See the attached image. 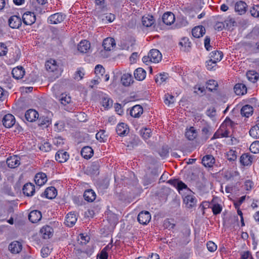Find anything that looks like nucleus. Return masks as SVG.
<instances>
[{
  "label": "nucleus",
  "instance_id": "obj_25",
  "mask_svg": "<svg viewBox=\"0 0 259 259\" xmlns=\"http://www.w3.org/2000/svg\"><path fill=\"white\" fill-rule=\"evenodd\" d=\"M205 33V29L202 26L195 27L192 30V35L196 38H199L202 36Z\"/></svg>",
  "mask_w": 259,
  "mask_h": 259
},
{
  "label": "nucleus",
  "instance_id": "obj_45",
  "mask_svg": "<svg viewBox=\"0 0 259 259\" xmlns=\"http://www.w3.org/2000/svg\"><path fill=\"white\" fill-rule=\"evenodd\" d=\"M210 58L215 62L220 61L223 57V54L221 51H214L210 53Z\"/></svg>",
  "mask_w": 259,
  "mask_h": 259
},
{
  "label": "nucleus",
  "instance_id": "obj_43",
  "mask_svg": "<svg viewBox=\"0 0 259 259\" xmlns=\"http://www.w3.org/2000/svg\"><path fill=\"white\" fill-rule=\"evenodd\" d=\"M58 100L61 105L64 106L69 104L71 101V97L65 94H61L58 98Z\"/></svg>",
  "mask_w": 259,
  "mask_h": 259
},
{
  "label": "nucleus",
  "instance_id": "obj_51",
  "mask_svg": "<svg viewBox=\"0 0 259 259\" xmlns=\"http://www.w3.org/2000/svg\"><path fill=\"white\" fill-rule=\"evenodd\" d=\"M105 73V69L102 65L98 64L96 66L95 68V73L97 75H101L103 76L104 74Z\"/></svg>",
  "mask_w": 259,
  "mask_h": 259
},
{
  "label": "nucleus",
  "instance_id": "obj_40",
  "mask_svg": "<svg viewBox=\"0 0 259 259\" xmlns=\"http://www.w3.org/2000/svg\"><path fill=\"white\" fill-rule=\"evenodd\" d=\"M121 81L124 86H129L133 82L132 75L128 73L123 74L121 78Z\"/></svg>",
  "mask_w": 259,
  "mask_h": 259
},
{
  "label": "nucleus",
  "instance_id": "obj_13",
  "mask_svg": "<svg viewBox=\"0 0 259 259\" xmlns=\"http://www.w3.org/2000/svg\"><path fill=\"white\" fill-rule=\"evenodd\" d=\"M25 118L29 122H33L38 118V113L34 109H30L26 111Z\"/></svg>",
  "mask_w": 259,
  "mask_h": 259
},
{
  "label": "nucleus",
  "instance_id": "obj_26",
  "mask_svg": "<svg viewBox=\"0 0 259 259\" xmlns=\"http://www.w3.org/2000/svg\"><path fill=\"white\" fill-rule=\"evenodd\" d=\"M45 66L46 69L50 72H55L57 71L58 65L57 62L53 59H50L46 63Z\"/></svg>",
  "mask_w": 259,
  "mask_h": 259
},
{
  "label": "nucleus",
  "instance_id": "obj_4",
  "mask_svg": "<svg viewBox=\"0 0 259 259\" xmlns=\"http://www.w3.org/2000/svg\"><path fill=\"white\" fill-rule=\"evenodd\" d=\"M167 183L175 187L179 192L183 189H189L184 183L177 179H170Z\"/></svg>",
  "mask_w": 259,
  "mask_h": 259
},
{
  "label": "nucleus",
  "instance_id": "obj_29",
  "mask_svg": "<svg viewBox=\"0 0 259 259\" xmlns=\"http://www.w3.org/2000/svg\"><path fill=\"white\" fill-rule=\"evenodd\" d=\"M81 156L86 159L91 158L94 154L93 150L91 147L85 146L81 150Z\"/></svg>",
  "mask_w": 259,
  "mask_h": 259
},
{
  "label": "nucleus",
  "instance_id": "obj_38",
  "mask_svg": "<svg viewBox=\"0 0 259 259\" xmlns=\"http://www.w3.org/2000/svg\"><path fill=\"white\" fill-rule=\"evenodd\" d=\"M179 45L182 46V49L183 51L187 52L189 51L191 42L189 41V39L188 37H184L181 39Z\"/></svg>",
  "mask_w": 259,
  "mask_h": 259
},
{
  "label": "nucleus",
  "instance_id": "obj_15",
  "mask_svg": "<svg viewBox=\"0 0 259 259\" xmlns=\"http://www.w3.org/2000/svg\"><path fill=\"white\" fill-rule=\"evenodd\" d=\"M69 157V154L64 150H59L55 155L56 160L60 163L66 162Z\"/></svg>",
  "mask_w": 259,
  "mask_h": 259
},
{
  "label": "nucleus",
  "instance_id": "obj_21",
  "mask_svg": "<svg viewBox=\"0 0 259 259\" xmlns=\"http://www.w3.org/2000/svg\"><path fill=\"white\" fill-rule=\"evenodd\" d=\"M163 22L167 25H170L175 20V15L171 12L165 13L162 17Z\"/></svg>",
  "mask_w": 259,
  "mask_h": 259
},
{
  "label": "nucleus",
  "instance_id": "obj_1",
  "mask_svg": "<svg viewBox=\"0 0 259 259\" xmlns=\"http://www.w3.org/2000/svg\"><path fill=\"white\" fill-rule=\"evenodd\" d=\"M66 15L62 13H57L49 17L48 20L50 24H56L64 21Z\"/></svg>",
  "mask_w": 259,
  "mask_h": 259
},
{
  "label": "nucleus",
  "instance_id": "obj_12",
  "mask_svg": "<svg viewBox=\"0 0 259 259\" xmlns=\"http://www.w3.org/2000/svg\"><path fill=\"white\" fill-rule=\"evenodd\" d=\"M150 57V61L153 63H158L162 58L160 52L157 49H152L149 53Z\"/></svg>",
  "mask_w": 259,
  "mask_h": 259
},
{
  "label": "nucleus",
  "instance_id": "obj_24",
  "mask_svg": "<svg viewBox=\"0 0 259 259\" xmlns=\"http://www.w3.org/2000/svg\"><path fill=\"white\" fill-rule=\"evenodd\" d=\"M12 74L14 78L19 79L23 77L25 74V71L22 67L18 66L13 69Z\"/></svg>",
  "mask_w": 259,
  "mask_h": 259
},
{
  "label": "nucleus",
  "instance_id": "obj_22",
  "mask_svg": "<svg viewBox=\"0 0 259 259\" xmlns=\"http://www.w3.org/2000/svg\"><path fill=\"white\" fill-rule=\"evenodd\" d=\"M143 112V107L140 105L133 106L130 110V115L134 117L138 118Z\"/></svg>",
  "mask_w": 259,
  "mask_h": 259
},
{
  "label": "nucleus",
  "instance_id": "obj_16",
  "mask_svg": "<svg viewBox=\"0 0 259 259\" xmlns=\"http://www.w3.org/2000/svg\"><path fill=\"white\" fill-rule=\"evenodd\" d=\"M247 5L243 1L237 2L235 5V11L239 15H243L246 12Z\"/></svg>",
  "mask_w": 259,
  "mask_h": 259
},
{
  "label": "nucleus",
  "instance_id": "obj_50",
  "mask_svg": "<svg viewBox=\"0 0 259 259\" xmlns=\"http://www.w3.org/2000/svg\"><path fill=\"white\" fill-rule=\"evenodd\" d=\"M249 150L253 153H259V141H256L252 143L250 146Z\"/></svg>",
  "mask_w": 259,
  "mask_h": 259
},
{
  "label": "nucleus",
  "instance_id": "obj_14",
  "mask_svg": "<svg viewBox=\"0 0 259 259\" xmlns=\"http://www.w3.org/2000/svg\"><path fill=\"white\" fill-rule=\"evenodd\" d=\"M57 193V190L54 187H49L46 189L44 192L41 193V196L52 199L56 197Z\"/></svg>",
  "mask_w": 259,
  "mask_h": 259
},
{
  "label": "nucleus",
  "instance_id": "obj_17",
  "mask_svg": "<svg viewBox=\"0 0 259 259\" xmlns=\"http://www.w3.org/2000/svg\"><path fill=\"white\" fill-rule=\"evenodd\" d=\"M22 244L17 241H14L11 242L9 245V250L12 253H18L22 250Z\"/></svg>",
  "mask_w": 259,
  "mask_h": 259
},
{
  "label": "nucleus",
  "instance_id": "obj_53",
  "mask_svg": "<svg viewBox=\"0 0 259 259\" xmlns=\"http://www.w3.org/2000/svg\"><path fill=\"white\" fill-rule=\"evenodd\" d=\"M159 155L162 157H165L168 155L169 154V148L168 146H163L159 152Z\"/></svg>",
  "mask_w": 259,
  "mask_h": 259
},
{
  "label": "nucleus",
  "instance_id": "obj_48",
  "mask_svg": "<svg viewBox=\"0 0 259 259\" xmlns=\"http://www.w3.org/2000/svg\"><path fill=\"white\" fill-rule=\"evenodd\" d=\"M168 77V74L166 73H161L158 75H157L155 78V82L157 83L161 84L163 82L165 81Z\"/></svg>",
  "mask_w": 259,
  "mask_h": 259
},
{
  "label": "nucleus",
  "instance_id": "obj_47",
  "mask_svg": "<svg viewBox=\"0 0 259 259\" xmlns=\"http://www.w3.org/2000/svg\"><path fill=\"white\" fill-rule=\"evenodd\" d=\"M185 137L189 140H193L197 137V133L193 127H191L185 133Z\"/></svg>",
  "mask_w": 259,
  "mask_h": 259
},
{
  "label": "nucleus",
  "instance_id": "obj_44",
  "mask_svg": "<svg viewBox=\"0 0 259 259\" xmlns=\"http://www.w3.org/2000/svg\"><path fill=\"white\" fill-rule=\"evenodd\" d=\"M51 120L48 116H42L38 118V124L39 126L47 127L51 123Z\"/></svg>",
  "mask_w": 259,
  "mask_h": 259
},
{
  "label": "nucleus",
  "instance_id": "obj_59",
  "mask_svg": "<svg viewBox=\"0 0 259 259\" xmlns=\"http://www.w3.org/2000/svg\"><path fill=\"white\" fill-rule=\"evenodd\" d=\"M249 135L254 139L259 138V130H256V127H252L249 131Z\"/></svg>",
  "mask_w": 259,
  "mask_h": 259
},
{
  "label": "nucleus",
  "instance_id": "obj_58",
  "mask_svg": "<svg viewBox=\"0 0 259 259\" xmlns=\"http://www.w3.org/2000/svg\"><path fill=\"white\" fill-rule=\"evenodd\" d=\"M217 62L214 61L212 59H210L208 61H206V67L209 70L214 69V68L217 66Z\"/></svg>",
  "mask_w": 259,
  "mask_h": 259
},
{
  "label": "nucleus",
  "instance_id": "obj_37",
  "mask_svg": "<svg viewBox=\"0 0 259 259\" xmlns=\"http://www.w3.org/2000/svg\"><path fill=\"white\" fill-rule=\"evenodd\" d=\"M101 103L105 108H110L112 106L113 101L107 95H104L101 97Z\"/></svg>",
  "mask_w": 259,
  "mask_h": 259
},
{
  "label": "nucleus",
  "instance_id": "obj_64",
  "mask_svg": "<svg viewBox=\"0 0 259 259\" xmlns=\"http://www.w3.org/2000/svg\"><path fill=\"white\" fill-rule=\"evenodd\" d=\"M115 15L113 14L109 13L107 14L106 16L102 18L103 21H107L109 22H112L115 19Z\"/></svg>",
  "mask_w": 259,
  "mask_h": 259
},
{
  "label": "nucleus",
  "instance_id": "obj_56",
  "mask_svg": "<svg viewBox=\"0 0 259 259\" xmlns=\"http://www.w3.org/2000/svg\"><path fill=\"white\" fill-rule=\"evenodd\" d=\"M227 156L229 161H234L237 158L236 152L235 151L231 150L227 152Z\"/></svg>",
  "mask_w": 259,
  "mask_h": 259
},
{
  "label": "nucleus",
  "instance_id": "obj_49",
  "mask_svg": "<svg viewBox=\"0 0 259 259\" xmlns=\"http://www.w3.org/2000/svg\"><path fill=\"white\" fill-rule=\"evenodd\" d=\"M96 139L100 142H105L107 140V136L104 130H101L96 135Z\"/></svg>",
  "mask_w": 259,
  "mask_h": 259
},
{
  "label": "nucleus",
  "instance_id": "obj_31",
  "mask_svg": "<svg viewBox=\"0 0 259 259\" xmlns=\"http://www.w3.org/2000/svg\"><path fill=\"white\" fill-rule=\"evenodd\" d=\"M100 165L98 162H94L92 165L88 167L87 171L93 176H97L99 174Z\"/></svg>",
  "mask_w": 259,
  "mask_h": 259
},
{
  "label": "nucleus",
  "instance_id": "obj_30",
  "mask_svg": "<svg viewBox=\"0 0 259 259\" xmlns=\"http://www.w3.org/2000/svg\"><path fill=\"white\" fill-rule=\"evenodd\" d=\"M40 232L43 235L45 239L50 238L53 236L54 230L53 229L49 226H46L40 229Z\"/></svg>",
  "mask_w": 259,
  "mask_h": 259
},
{
  "label": "nucleus",
  "instance_id": "obj_32",
  "mask_svg": "<svg viewBox=\"0 0 259 259\" xmlns=\"http://www.w3.org/2000/svg\"><path fill=\"white\" fill-rule=\"evenodd\" d=\"M83 197L86 201L93 202L96 199V195L92 189H88L84 191Z\"/></svg>",
  "mask_w": 259,
  "mask_h": 259
},
{
  "label": "nucleus",
  "instance_id": "obj_10",
  "mask_svg": "<svg viewBox=\"0 0 259 259\" xmlns=\"http://www.w3.org/2000/svg\"><path fill=\"white\" fill-rule=\"evenodd\" d=\"M23 194L28 196H32L35 193V186L30 183L25 184L22 189Z\"/></svg>",
  "mask_w": 259,
  "mask_h": 259
},
{
  "label": "nucleus",
  "instance_id": "obj_62",
  "mask_svg": "<svg viewBox=\"0 0 259 259\" xmlns=\"http://www.w3.org/2000/svg\"><path fill=\"white\" fill-rule=\"evenodd\" d=\"M174 97L173 96L169 94L165 95V98L164 100V103L165 104L169 105L170 104L174 103Z\"/></svg>",
  "mask_w": 259,
  "mask_h": 259
},
{
  "label": "nucleus",
  "instance_id": "obj_6",
  "mask_svg": "<svg viewBox=\"0 0 259 259\" xmlns=\"http://www.w3.org/2000/svg\"><path fill=\"white\" fill-rule=\"evenodd\" d=\"M183 202L188 208H192L196 206L197 199L193 195H187L183 198Z\"/></svg>",
  "mask_w": 259,
  "mask_h": 259
},
{
  "label": "nucleus",
  "instance_id": "obj_28",
  "mask_svg": "<svg viewBox=\"0 0 259 259\" xmlns=\"http://www.w3.org/2000/svg\"><path fill=\"white\" fill-rule=\"evenodd\" d=\"M252 156L248 153L242 154L240 158V162L244 166L251 165L252 161Z\"/></svg>",
  "mask_w": 259,
  "mask_h": 259
},
{
  "label": "nucleus",
  "instance_id": "obj_8",
  "mask_svg": "<svg viewBox=\"0 0 259 259\" xmlns=\"http://www.w3.org/2000/svg\"><path fill=\"white\" fill-rule=\"evenodd\" d=\"M22 20L20 17L16 15L11 16L9 19V25L13 29H17L21 26Z\"/></svg>",
  "mask_w": 259,
  "mask_h": 259
},
{
  "label": "nucleus",
  "instance_id": "obj_23",
  "mask_svg": "<svg viewBox=\"0 0 259 259\" xmlns=\"http://www.w3.org/2000/svg\"><path fill=\"white\" fill-rule=\"evenodd\" d=\"M91 47L90 42L87 40H81L78 45V50L81 53H87Z\"/></svg>",
  "mask_w": 259,
  "mask_h": 259
},
{
  "label": "nucleus",
  "instance_id": "obj_2",
  "mask_svg": "<svg viewBox=\"0 0 259 259\" xmlns=\"http://www.w3.org/2000/svg\"><path fill=\"white\" fill-rule=\"evenodd\" d=\"M22 21L27 25H31L36 21V17L33 12H26L22 16Z\"/></svg>",
  "mask_w": 259,
  "mask_h": 259
},
{
  "label": "nucleus",
  "instance_id": "obj_46",
  "mask_svg": "<svg viewBox=\"0 0 259 259\" xmlns=\"http://www.w3.org/2000/svg\"><path fill=\"white\" fill-rule=\"evenodd\" d=\"M206 89L210 92L217 90L218 87V82L214 80H209L206 82Z\"/></svg>",
  "mask_w": 259,
  "mask_h": 259
},
{
  "label": "nucleus",
  "instance_id": "obj_3",
  "mask_svg": "<svg viewBox=\"0 0 259 259\" xmlns=\"http://www.w3.org/2000/svg\"><path fill=\"white\" fill-rule=\"evenodd\" d=\"M137 219L141 224L147 225L151 219V214L148 211H142L139 213Z\"/></svg>",
  "mask_w": 259,
  "mask_h": 259
},
{
  "label": "nucleus",
  "instance_id": "obj_39",
  "mask_svg": "<svg viewBox=\"0 0 259 259\" xmlns=\"http://www.w3.org/2000/svg\"><path fill=\"white\" fill-rule=\"evenodd\" d=\"M253 113V108L249 105H245L241 109V114L243 116L248 117Z\"/></svg>",
  "mask_w": 259,
  "mask_h": 259
},
{
  "label": "nucleus",
  "instance_id": "obj_52",
  "mask_svg": "<svg viewBox=\"0 0 259 259\" xmlns=\"http://www.w3.org/2000/svg\"><path fill=\"white\" fill-rule=\"evenodd\" d=\"M250 13L252 16L255 18L259 17V5H253L250 9Z\"/></svg>",
  "mask_w": 259,
  "mask_h": 259
},
{
  "label": "nucleus",
  "instance_id": "obj_57",
  "mask_svg": "<svg viewBox=\"0 0 259 259\" xmlns=\"http://www.w3.org/2000/svg\"><path fill=\"white\" fill-rule=\"evenodd\" d=\"M8 49L6 44L4 42H0V56L6 55Z\"/></svg>",
  "mask_w": 259,
  "mask_h": 259
},
{
  "label": "nucleus",
  "instance_id": "obj_61",
  "mask_svg": "<svg viewBox=\"0 0 259 259\" xmlns=\"http://www.w3.org/2000/svg\"><path fill=\"white\" fill-rule=\"evenodd\" d=\"M208 250L210 252H214L217 248V246L212 241H208L206 244Z\"/></svg>",
  "mask_w": 259,
  "mask_h": 259
},
{
  "label": "nucleus",
  "instance_id": "obj_7",
  "mask_svg": "<svg viewBox=\"0 0 259 259\" xmlns=\"http://www.w3.org/2000/svg\"><path fill=\"white\" fill-rule=\"evenodd\" d=\"M2 122L6 127L10 128L15 123V118L12 114H7L3 117Z\"/></svg>",
  "mask_w": 259,
  "mask_h": 259
},
{
  "label": "nucleus",
  "instance_id": "obj_63",
  "mask_svg": "<svg viewBox=\"0 0 259 259\" xmlns=\"http://www.w3.org/2000/svg\"><path fill=\"white\" fill-rule=\"evenodd\" d=\"M206 114L210 118L214 117L216 114V110L214 107L208 109L206 111Z\"/></svg>",
  "mask_w": 259,
  "mask_h": 259
},
{
  "label": "nucleus",
  "instance_id": "obj_9",
  "mask_svg": "<svg viewBox=\"0 0 259 259\" xmlns=\"http://www.w3.org/2000/svg\"><path fill=\"white\" fill-rule=\"evenodd\" d=\"M20 157L14 155L8 158L6 162L9 167L14 168L17 167L20 164Z\"/></svg>",
  "mask_w": 259,
  "mask_h": 259
},
{
  "label": "nucleus",
  "instance_id": "obj_35",
  "mask_svg": "<svg viewBox=\"0 0 259 259\" xmlns=\"http://www.w3.org/2000/svg\"><path fill=\"white\" fill-rule=\"evenodd\" d=\"M77 218L74 213L69 212L66 218V224L68 226L71 227L76 222Z\"/></svg>",
  "mask_w": 259,
  "mask_h": 259
},
{
  "label": "nucleus",
  "instance_id": "obj_54",
  "mask_svg": "<svg viewBox=\"0 0 259 259\" xmlns=\"http://www.w3.org/2000/svg\"><path fill=\"white\" fill-rule=\"evenodd\" d=\"M214 215L220 214L222 210V207L219 204H214L211 207Z\"/></svg>",
  "mask_w": 259,
  "mask_h": 259
},
{
  "label": "nucleus",
  "instance_id": "obj_36",
  "mask_svg": "<svg viewBox=\"0 0 259 259\" xmlns=\"http://www.w3.org/2000/svg\"><path fill=\"white\" fill-rule=\"evenodd\" d=\"M155 20L153 16L148 15L142 17V22L144 26L148 27L151 26L154 23Z\"/></svg>",
  "mask_w": 259,
  "mask_h": 259
},
{
  "label": "nucleus",
  "instance_id": "obj_34",
  "mask_svg": "<svg viewBox=\"0 0 259 259\" xmlns=\"http://www.w3.org/2000/svg\"><path fill=\"white\" fill-rule=\"evenodd\" d=\"M214 162L215 159L211 155H206L202 159V163L206 167H211Z\"/></svg>",
  "mask_w": 259,
  "mask_h": 259
},
{
  "label": "nucleus",
  "instance_id": "obj_18",
  "mask_svg": "<svg viewBox=\"0 0 259 259\" xmlns=\"http://www.w3.org/2000/svg\"><path fill=\"white\" fill-rule=\"evenodd\" d=\"M35 184L38 186L44 185L47 181V177L46 174L43 172L37 173L34 178Z\"/></svg>",
  "mask_w": 259,
  "mask_h": 259
},
{
  "label": "nucleus",
  "instance_id": "obj_11",
  "mask_svg": "<svg viewBox=\"0 0 259 259\" xmlns=\"http://www.w3.org/2000/svg\"><path fill=\"white\" fill-rule=\"evenodd\" d=\"M116 43L114 38L112 37H107L103 41L102 46L104 49L107 51H110L115 47Z\"/></svg>",
  "mask_w": 259,
  "mask_h": 259
},
{
  "label": "nucleus",
  "instance_id": "obj_55",
  "mask_svg": "<svg viewBox=\"0 0 259 259\" xmlns=\"http://www.w3.org/2000/svg\"><path fill=\"white\" fill-rule=\"evenodd\" d=\"M39 148L41 151L48 152L51 149V145L49 142H45L39 146Z\"/></svg>",
  "mask_w": 259,
  "mask_h": 259
},
{
  "label": "nucleus",
  "instance_id": "obj_5",
  "mask_svg": "<svg viewBox=\"0 0 259 259\" xmlns=\"http://www.w3.org/2000/svg\"><path fill=\"white\" fill-rule=\"evenodd\" d=\"M116 131L119 136L124 137L129 133L130 129L127 124L121 122L117 125Z\"/></svg>",
  "mask_w": 259,
  "mask_h": 259
},
{
  "label": "nucleus",
  "instance_id": "obj_33",
  "mask_svg": "<svg viewBox=\"0 0 259 259\" xmlns=\"http://www.w3.org/2000/svg\"><path fill=\"white\" fill-rule=\"evenodd\" d=\"M134 76L135 78L139 81L144 80L146 75V72L144 69L142 68H138L134 71Z\"/></svg>",
  "mask_w": 259,
  "mask_h": 259
},
{
  "label": "nucleus",
  "instance_id": "obj_41",
  "mask_svg": "<svg viewBox=\"0 0 259 259\" xmlns=\"http://www.w3.org/2000/svg\"><path fill=\"white\" fill-rule=\"evenodd\" d=\"M246 76L249 81L254 83L258 80L259 75L254 70H249L246 72Z\"/></svg>",
  "mask_w": 259,
  "mask_h": 259
},
{
  "label": "nucleus",
  "instance_id": "obj_42",
  "mask_svg": "<svg viewBox=\"0 0 259 259\" xmlns=\"http://www.w3.org/2000/svg\"><path fill=\"white\" fill-rule=\"evenodd\" d=\"M202 134L205 136L206 139H207L212 133V128L207 123H205L202 127Z\"/></svg>",
  "mask_w": 259,
  "mask_h": 259
},
{
  "label": "nucleus",
  "instance_id": "obj_60",
  "mask_svg": "<svg viewBox=\"0 0 259 259\" xmlns=\"http://www.w3.org/2000/svg\"><path fill=\"white\" fill-rule=\"evenodd\" d=\"M51 249L48 246H44L41 249V255L42 257H47L51 253Z\"/></svg>",
  "mask_w": 259,
  "mask_h": 259
},
{
  "label": "nucleus",
  "instance_id": "obj_19",
  "mask_svg": "<svg viewBox=\"0 0 259 259\" xmlns=\"http://www.w3.org/2000/svg\"><path fill=\"white\" fill-rule=\"evenodd\" d=\"M41 217V213L40 211L34 210L29 213L28 219L32 223H35L40 220Z\"/></svg>",
  "mask_w": 259,
  "mask_h": 259
},
{
  "label": "nucleus",
  "instance_id": "obj_20",
  "mask_svg": "<svg viewBox=\"0 0 259 259\" xmlns=\"http://www.w3.org/2000/svg\"><path fill=\"white\" fill-rule=\"evenodd\" d=\"M140 143L141 140L138 136L132 135L127 142V147H128L130 149H132L139 145Z\"/></svg>",
  "mask_w": 259,
  "mask_h": 259
},
{
  "label": "nucleus",
  "instance_id": "obj_27",
  "mask_svg": "<svg viewBox=\"0 0 259 259\" xmlns=\"http://www.w3.org/2000/svg\"><path fill=\"white\" fill-rule=\"evenodd\" d=\"M234 90L237 95H243L247 93V88L243 83H237L234 88Z\"/></svg>",
  "mask_w": 259,
  "mask_h": 259
}]
</instances>
